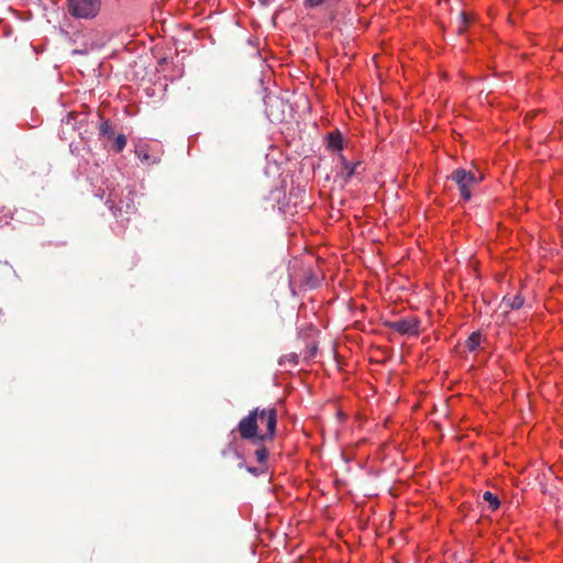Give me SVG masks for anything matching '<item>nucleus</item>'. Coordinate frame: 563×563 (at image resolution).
Instances as JSON below:
<instances>
[{"label":"nucleus","mask_w":563,"mask_h":563,"mask_svg":"<svg viewBox=\"0 0 563 563\" xmlns=\"http://www.w3.org/2000/svg\"><path fill=\"white\" fill-rule=\"evenodd\" d=\"M460 20L461 21H460L459 32L462 33L467 27V25L470 23V19L465 12H461Z\"/></svg>","instance_id":"nucleus-15"},{"label":"nucleus","mask_w":563,"mask_h":563,"mask_svg":"<svg viewBox=\"0 0 563 563\" xmlns=\"http://www.w3.org/2000/svg\"><path fill=\"white\" fill-rule=\"evenodd\" d=\"M126 145V137L124 134H119L112 143V148L115 153H120Z\"/></svg>","instance_id":"nucleus-14"},{"label":"nucleus","mask_w":563,"mask_h":563,"mask_svg":"<svg viewBox=\"0 0 563 563\" xmlns=\"http://www.w3.org/2000/svg\"><path fill=\"white\" fill-rule=\"evenodd\" d=\"M277 427V411L275 408H255L242 418L236 430L243 440L252 441L257 445L255 457H267L269 454L265 445H261L266 441H272Z\"/></svg>","instance_id":"nucleus-1"},{"label":"nucleus","mask_w":563,"mask_h":563,"mask_svg":"<svg viewBox=\"0 0 563 563\" xmlns=\"http://www.w3.org/2000/svg\"><path fill=\"white\" fill-rule=\"evenodd\" d=\"M265 112L272 122H282L285 119V103L277 96H267L264 99Z\"/></svg>","instance_id":"nucleus-5"},{"label":"nucleus","mask_w":563,"mask_h":563,"mask_svg":"<svg viewBox=\"0 0 563 563\" xmlns=\"http://www.w3.org/2000/svg\"><path fill=\"white\" fill-rule=\"evenodd\" d=\"M136 155L137 157L142 161V162H148L150 161V155L147 154V152L143 148H140V150H136Z\"/></svg>","instance_id":"nucleus-16"},{"label":"nucleus","mask_w":563,"mask_h":563,"mask_svg":"<svg viewBox=\"0 0 563 563\" xmlns=\"http://www.w3.org/2000/svg\"><path fill=\"white\" fill-rule=\"evenodd\" d=\"M327 0H306V5L309 8H316L323 4Z\"/></svg>","instance_id":"nucleus-17"},{"label":"nucleus","mask_w":563,"mask_h":563,"mask_svg":"<svg viewBox=\"0 0 563 563\" xmlns=\"http://www.w3.org/2000/svg\"><path fill=\"white\" fill-rule=\"evenodd\" d=\"M100 135L108 139V140H111L113 139L114 136V130L111 125V123L109 121H103L101 124H100Z\"/></svg>","instance_id":"nucleus-13"},{"label":"nucleus","mask_w":563,"mask_h":563,"mask_svg":"<svg viewBox=\"0 0 563 563\" xmlns=\"http://www.w3.org/2000/svg\"><path fill=\"white\" fill-rule=\"evenodd\" d=\"M503 303L506 308L510 309H520L523 305V298L520 295H516L514 297H505Z\"/></svg>","instance_id":"nucleus-10"},{"label":"nucleus","mask_w":563,"mask_h":563,"mask_svg":"<svg viewBox=\"0 0 563 563\" xmlns=\"http://www.w3.org/2000/svg\"><path fill=\"white\" fill-rule=\"evenodd\" d=\"M102 0H67L68 13L75 19L92 20L101 11Z\"/></svg>","instance_id":"nucleus-2"},{"label":"nucleus","mask_w":563,"mask_h":563,"mask_svg":"<svg viewBox=\"0 0 563 563\" xmlns=\"http://www.w3.org/2000/svg\"><path fill=\"white\" fill-rule=\"evenodd\" d=\"M385 325L401 335L417 336L420 331V320L417 317H406L387 321Z\"/></svg>","instance_id":"nucleus-4"},{"label":"nucleus","mask_w":563,"mask_h":563,"mask_svg":"<svg viewBox=\"0 0 563 563\" xmlns=\"http://www.w3.org/2000/svg\"><path fill=\"white\" fill-rule=\"evenodd\" d=\"M483 499L488 503V507L492 511H496L500 507V500L498 496L490 492H485L483 494Z\"/></svg>","instance_id":"nucleus-11"},{"label":"nucleus","mask_w":563,"mask_h":563,"mask_svg":"<svg viewBox=\"0 0 563 563\" xmlns=\"http://www.w3.org/2000/svg\"><path fill=\"white\" fill-rule=\"evenodd\" d=\"M111 209H113L115 216H126V219H129V216L135 211V205L133 198L128 197L125 200H121L115 207H111Z\"/></svg>","instance_id":"nucleus-6"},{"label":"nucleus","mask_w":563,"mask_h":563,"mask_svg":"<svg viewBox=\"0 0 563 563\" xmlns=\"http://www.w3.org/2000/svg\"><path fill=\"white\" fill-rule=\"evenodd\" d=\"M481 343V333L473 332L465 342L466 347L470 351H475Z\"/></svg>","instance_id":"nucleus-12"},{"label":"nucleus","mask_w":563,"mask_h":563,"mask_svg":"<svg viewBox=\"0 0 563 563\" xmlns=\"http://www.w3.org/2000/svg\"><path fill=\"white\" fill-rule=\"evenodd\" d=\"M328 147L333 151L342 150L343 137L340 132H331L328 134Z\"/></svg>","instance_id":"nucleus-9"},{"label":"nucleus","mask_w":563,"mask_h":563,"mask_svg":"<svg viewBox=\"0 0 563 563\" xmlns=\"http://www.w3.org/2000/svg\"><path fill=\"white\" fill-rule=\"evenodd\" d=\"M253 464H241V466H245V468L252 473L254 476H258L262 474L268 473L267 460H252Z\"/></svg>","instance_id":"nucleus-7"},{"label":"nucleus","mask_w":563,"mask_h":563,"mask_svg":"<svg viewBox=\"0 0 563 563\" xmlns=\"http://www.w3.org/2000/svg\"><path fill=\"white\" fill-rule=\"evenodd\" d=\"M341 162L343 168L342 173H344V180L349 181L357 173V167L361 165V163L356 162L354 164H350L344 156H341Z\"/></svg>","instance_id":"nucleus-8"},{"label":"nucleus","mask_w":563,"mask_h":563,"mask_svg":"<svg viewBox=\"0 0 563 563\" xmlns=\"http://www.w3.org/2000/svg\"><path fill=\"white\" fill-rule=\"evenodd\" d=\"M449 178L456 184L460 195L464 200L472 198V188L481 180L474 173L462 168L453 170Z\"/></svg>","instance_id":"nucleus-3"}]
</instances>
